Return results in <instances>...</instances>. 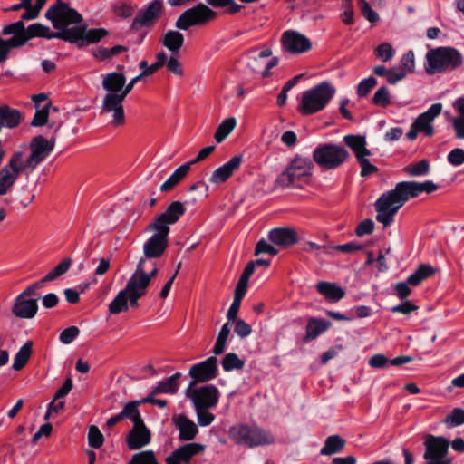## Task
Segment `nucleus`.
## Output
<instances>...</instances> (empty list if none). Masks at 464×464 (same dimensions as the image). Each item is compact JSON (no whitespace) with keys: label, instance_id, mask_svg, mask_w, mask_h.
Here are the masks:
<instances>
[{"label":"nucleus","instance_id":"f257e3e1","mask_svg":"<svg viewBox=\"0 0 464 464\" xmlns=\"http://www.w3.org/2000/svg\"><path fill=\"white\" fill-rule=\"evenodd\" d=\"M438 186L431 180L424 182L401 181L395 188L383 193L374 203L377 212L376 220L385 227L390 226L398 210L410 199L418 197L421 192L432 193Z\"/></svg>","mask_w":464,"mask_h":464},{"label":"nucleus","instance_id":"f03ea898","mask_svg":"<svg viewBox=\"0 0 464 464\" xmlns=\"http://www.w3.org/2000/svg\"><path fill=\"white\" fill-rule=\"evenodd\" d=\"M126 82V77L121 72H110L103 76L102 87L107 92L102 104V112L112 113L111 124L114 127L122 126L125 123L123 102H111V96L121 94Z\"/></svg>","mask_w":464,"mask_h":464},{"label":"nucleus","instance_id":"7ed1b4c3","mask_svg":"<svg viewBox=\"0 0 464 464\" xmlns=\"http://www.w3.org/2000/svg\"><path fill=\"white\" fill-rule=\"evenodd\" d=\"M230 440L237 445L247 448H256L271 445L276 442V437L267 430L256 424L238 423L228 430Z\"/></svg>","mask_w":464,"mask_h":464},{"label":"nucleus","instance_id":"20e7f679","mask_svg":"<svg viewBox=\"0 0 464 464\" xmlns=\"http://www.w3.org/2000/svg\"><path fill=\"white\" fill-rule=\"evenodd\" d=\"M462 54L453 47H437L426 53L425 71L428 74L451 72L463 64Z\"/></svg>","mask_w":464,"mask_h":464},{"label":"nucleus","instance_id":"39448f33","mask_svg":"<svg viewBox=\"0 0 464 464\" xmlns=\"http://www.w3.org/2000/svg\"><path fill=\"white\" fill-rule=\"evenodd\" d=\"M335 94V88L323 82L302 93L298 111L302 115H312L323 111Z\"/></svg>","mask_w":464,"mask_h":464},{"label":"nucleus","instance_id":"423d86ee","mask_svg":"<svg viewBox=\"0 0 464 464\" xmlns=\"http://www.w3.org/2000/svg\"><path fill=\"white\" fill-rule=\"evenodd\" d=\"M3 35L15 34L21 46L26 42L35 37H43L46 39L57 38L65 41L66 30L52 32L51 29L40 23H35L24 26L23 21H16L6 24L2 29Z\"/></svg>","mask_w":464,"mask_h":464},{"label":"nucleus","instance_id":"0eeeda50","mask_svg":"<svg viewBox=\"0 0 464 464\" xmlns=\"http://www.w3.org/2000/svg\"><path fill=\"white\" fill-rule=\"evenodd\" d=\"M314 162L324 170L335 169L350 159L347 149L339 144H320L313 152Z\"/></svg>","mask_w":464,"mask_h":464},{"label":"nucleus","instance_id":"6e6552de","mask_svg":"<svg viewBox=\"0 0 464 464\" xmlns=\"http://www.w3.org/2000/svg\"><path fill=\"white\" fill-rule=\"evenodd\" d=\"M312 162L309 159L295 157L292 160L285 171L277 178L276 183L280 187H302L312 175Z\"/></svg>","mask_w":464,"mask_h":464},{"label":"nucleus","instance_id":"1a4fd4ad","mask_svg":"<svg viewBox=\"0 0 464 464\" xmlns=\"http://www.w3.org/2000/svg\"><path fill=\"white\" fill-rule=\"evenodd\" d=\"M45 17L57 31L70 30L72 24L82 22V14L62 0H57L45 12Z\"/></svg>","mask_w":464,"mask_h":464},{"label":"nucleus","instance_id":"9d476101","mask_svg":"<svg viewBox=\"0 0 464 464\" xmlns=\"http://www.w3.org/2000/svg\"><path fill=\"white\" fill-rule=\"evenodd\" d=\"M218 13L206 4L198 3L185 10L176 20L175 26L179 30H188L193 26H201L216 20Z\"/></svg>","mask_w":464,"mask_h":464},{"label":"nucleus","instance_id":"9b49d317","mask_svg":"<svg viewBox=\"0 0 464 464\" xmlns=\"http://www.w3.org/2000/svg\"><path fill=\"white\" fill-rule=\"evenodd\" d=\"M55 139L47 140L43 135L34 137L29 143L30 155L24 159V153L21 151L22 165L31 173L36 167L43 162L53 150Z\"/></svg>","mask_w":464,"mask_h":464},{"label":"nucleus","instance_id":"f8f14e48","mask_svg":"<svg viewBox=\"0 0 464 464\" xmlns=\"http://www.w3.org/2000/svg\"><path fill=\"white\" fill-rule=\"evenodd\" d=\"M424 447L425 464H452L448 458L450 441L446 438L429 434L425 437Z\"/></svg>","mask_w":464,"mask_h":464},{"label":"nucleus","instance_id":"ddd939ff","mask_svg":"<svg viewBox=\"0 0 464 464\" xmlns=\"http://www.w3.org/2000/svg\"><path fill=\"white\" fill-rule=\"evenodd\" d=\"M108 34L104 28H94L86 30V26L75 25L70 30H66L65 42L74 44L82 48L89 44L99 43Z\"/></svg>","mask_w":464,"mask_h":464},{"label":"nucleus","instance_id":"4468645a","mask_svg":"<svg viewBox=\"0 0 464 464\" xmlns=\"http://www.w3.org/2000/svg\"><path fill=\"white\" fill-rule=\"evenodd\" d=\"M156 58L157 62L152 63L151 65H149L147 61L145 60L141 61L139 64V67L141 70L140 74L131 79V81L129 83H125L121 94H120L119 96H111V102L115 103L117 102V101L119 102H123L127 95L132 91L136 82H138L143 77L153 74L165 64V61L167 60V54L165 52L162 51L157 53Z\"/></svg>","mask_w":464,"mask_h":464},{"label":"nucleus","instance_id":"2eb2a0df","mask_svg":"<svg viewBox=\"0 0 464 464\" xmlns=\"http://www.w3.org/2000/svg\"><path fill=\"white\" fill-rule=\"evenodd\" d=\"M188 373L193 380L191 385L215 379L218 375V358L210 356L205 361L192 365Z\"/></svg>","mask_w":464,"mask_h":464},{"label":"nucleus","instance_id":"dca6fc26","mask_svg":"<svg viewBox=\"0 0 464 464\" xmlns=\"http://www.w3.org/2000/svg\"><path fill=\"white\" fill-rule=\"evenodd\" d=\"M187 395L191 399L195 408L215 407L219 399V392L212 384L201 386L190 392L188 390Z\"/></svg>","mask_w":464,"mask_h":464},{"label":"nucleus","instance_id":"f3484780","mask_svg":"<svg viewBox=\"0 0 464 464\" xmlns=\"http://www.w3.org/2000/svg\"><path fill=\"white\" fill-rule=\"evenodd\" d=\"M163 10L162 0H153L141 12H140L133 19L131 29L139 31L142 27L151 26L160 17Z\"/></svg>","mask_w":464,"mask_h":464},{"label":"nucleus","instance_id":"a211bd4d","mask_svg":"<svg viewBox=\"0 0 464 464\" xmlns=\"http://www.w3.org/2000/svg\"><path fill=\"white\" fill-rule=\"evenodd\" d=\"M157 258L144 255L140 259L136 270L129 279L150 286L152 278L158 274Z\"/></svg>","mask_w":464,"mask_h":464},{"label":"nucleus","instance_id":"6ab92c4d","mask_svg":"<svg viewBox=\"0 0 464 464\" xmlns=\"http://www.w3.org/2000/svg\"><path fill=\"white\" fill-rule=\"evenodd\" d=\"M281 43L285 50L293 54L308 52L312 48L310 40L296 31H286L282 34Z\"/></svg>","mask_w":464,"mask_h":464},{"label":"nucleus","instance_id":"aec40b11","mask_svg":"<svg viewBox=\"0 0 464 464\" xmlns=\"http://www.w3.org/2000/svg\"><path fill=\"white\" fill-rule=\"evenodd\" d=\"M151 432L145 425L144 420L133 424L126 436V444L129 450H138L150 443Z\"/></svg>","mask_w":464,"mask_h":464},{"label":"nucleus","instance_id":"412c9836","mask_svg":"<svg viewBox=\"0 0 464 464\" xmlns=\"http://www.w3.org/2000/svg\"><path fill=\"white\" fill-rule=\"evenodd\" d=\"M442 104L434 103L428 111L420 114L415 121L413 125L420 131L423 132L427 137H431L434 134V128L432 122L437 116L441 113Z\"/></svg>","mask_w":464,"mask_h":464},{"label":"nucleus","instance_id":"4be33fe9","mask_svg":"<svg viewBox=\"0 0 464 464\" xmlns=\"http://www.w3.org/2000/svg\"><path fill=\"white\" fill-rule=\"evenodd\" d=\"M204 446L199 443H188L180 446L166 459L167 464L188 463L190 459L204 450Z\"/></svg>","mask_w":464,"mask_h":464},{"label":"nucleus","instance_id":"5701e85b","mask_svg":"<svg viewBox=\"0 0 464 464\" xmlns=\"http://www.w3.org/2000/svg\"><path fill=\"white\" fill-rule=\"evenodd\" d=\"M243 161L241 155L232 157L227 163L216 169L210 176L209 181L212 184H221L228 180L234 172L237 170Z\"/></svg>","mask_w":464,"mask_h":464},{"label":"nucleus","instance_id":"b1692460","mask_svg":"<svg viewBox=\"0 0 464 464\" xmlns=\"http://www.w3.org/2000/svg\"><path fill=\"white\" fill-rule=\"evenodd\" d=\"M38 311L37 299L26 298L19 295L12 306V313L21 319H31Z\"/></svg>","mask_w":464,"mask_h":464},{"label":"nucleus","instance_id":"393cba45","mask_svg":"<svg viewBox=\"0 0 464 464\" xmlns=\"http://www.w3.org/2000/svg\"><path fill=\"white\" fill-rule=\"evenodd\" d=\"M172 422L179 431V440H192L198 432L197 425L184 414L174 415Z\"/></svg>","mask_w":464,"mask_h":464},{"label":"nucleus","instance_id":"a878e982","mask_svg":"<svg viewBox=\"0 0 464 464\" xmlns=\"http://www.w3.org/2000/svg\"><path fill=\"white\" fill-rule=\"evenodd\" d=\"M268 238L272 243L284 247L297 243V234L290 227L274 228L269 232Z\"/></svg>","mask_w":464,"mask_h":464},{"label":"nucleus","instance_id":"bb28decb","mask_svg":"<svg viewBox=\"0 0 464 464\" xmlns=\"http://www.w3.org/2000/svg\"><path fill=\"white\" fill-rule=\"evenodd\" d=\"M169 239L152 235L143 246V254L147 256L161 257L167 249Z\"/></svg>","mask_w":464,"mask_h":464},{"label":"nucleus","instance_id":"cd10ccee","mask_svg":"<svg viewBox=\"0 0 464 464\" xmlns=\"http://www.w3.org/2000/svg\"><path fill=\"white\" fill-rule=\"evenodd\" d=\"M343 142L350 148L356 159L362 156H370L371 151L366 148V139L361 135H345L343 137Z\"/></svg>","mask_w":464,"mask_h":464},{"label":"nucleus","instance_id":"c85d7f7f","mask_svg":"<svg viewBox=\"0 0 464 464\" xmlns=\"http://www.w3.org/2000/svg\"><path fill=\"white\" fill-rule=\"evenodd\" d=\"M148 287L149 286L145 285L130 279L128 280L125 286V292L127 293V298L130 307L137 308L139 306L138 301L146 295Z\"/></svg>","mask_w":464,"mask_h":464},{"label":"nucleus","instance_id":"c756f323","mask_svg":"<svg viewBox=\"0 0 464 464\" xmlns=\"http://www.w3.org/2000/svg\"><path fill=\"white\" fill-rule=\"evenodd\" d=\"M160 43L173 54L178 53L184 44V36L179 31L169 30L162 35Z\"/></svg>","mask_w":464,"mask_h":464},{"label":"nucleus","instance_id":"7c9ffc66","mask_svg":"<svg viewBox=\"0 0 464 464\" xmlns=\"http://www.w3.org/2000/svg\"><path fill=\"white\" fill-rule=\"evenodd\" d=\"M180 377L179 372H176L173 375L160 382L150 393L152 395H159L161 393L175 394L179 390L178 380Z\"/></svg>","mask_w":464,"mask_h":464},{"label":"nucleus","instance_id":"2f4dec72","mask_svg":"<svg viewBox=\"0 0 464 464\" xmlns=\"http://www.w3.org/2000/svg\"><path fill=\"white\" fill-rule=\"evenodd\" d=\"M316 288L322 295L331 302H337L345 295L341 287L328 282H319Z\"/></svg>","mask_w":464,"mask_h":464},{"label":"nucleus","instance_id":"473e14b6","mask_svg":"<svg viewBox=\"0 0 464 464\" xmlns=\"http://www.w3.org/2000/svg\"><path fill=\"white\" fill-rule=\"evenodd\" d=\"M33 354V342H26L15 353L12 369L19 372L24 368Z\"/></svg>","mask_w":464,"mask_h":464},{"label":"nucleus","instance_id":"72a5a7b5","mask_svg":"<svg viewBox=\"0 0 464 464\" xmlns=\"http://www.w3.org/2000/svg\"><path fill=\"white\" fill-rule=\"evenodd\" d=\"M330 325L331 323L325 320L310 318L306 325V334L304 340L309 342L315 339L318 335L326 331Z\"/></svg>","mask_w":464,"mask_h":464},{"label":"nucleus","instance_id":"f704fd0d","mask_svg":"<svg viewBox=\"0 0 464 464\" xmlns=\"http://www.w3.org/2000/svg\"><path fill=\"white\" fill-rule=\"evenodd\" d=\"M436 269L430 265L421 264L418 266L416 271L407 278V283L411 285H419L425 279L433 276Z\"/></svg>","mask_w":464,"mask_h":464},{"label":"nucleus","instance_id":"c9c22d12","mask_svg":"<svg viewBox=\"0 0 464 464\" xmlns=\"http://www.w3.org/2000/svg\"><path fill=\"white\" fill-rule=\"evenodd\" d=\"M191 163H185L179 166L170 177L160 186V190L165 192L172 189L179 182L183 179L190 169Z\"/></svg>","mask_w":464,"mask_h":464},{"label":"nucleus","instance_id":"e433bc0d","mask_svg":"<svg viewBox=\"0 0 464 464\" xmlns=\"http://www.w3.org/2000/svg\"><path fill=\"white\" fill-rule=\"evenodd\" d=\"M345 446V440L339 435L329 436L320 450L321 455L331 456L341 452Z\"/></svg>","mask_w":464,"mask_h":464},{"label":"nucleus","instance_id":"4c0bfd02","mask_svg":"<svg viewBox=\"0 0 464 464\" xmlns=\"http://www.w3.org/2000/svg\"><path fill=\"white\" fill-rule=\"evenodd\" d=\"M246 285L237 283L234 293L233 303L230 305L227 314V317L229 321H235L237 319L241 301L246 292Z\"/></svg>","mask_w":464,"mask_h":464},{"label":"nucleus","instance_id":"58836bf2","mask_svg":"<svg viewBox=\"0 0 464 464\" xmlns=\"http://www.w3.org/2000/svg\"><path fill=\"white\" fill-rule=\"evenodd\" d=\"M169 223L161 215L156 216L147 226V231H154V236L168 239L169 234Z\"/></svg>","mask_w":464,"mask_h":464},{"label":"nucleus","instance_id":"ea45409f","mask_svg":"<svg viewBox=\"0 0 464 464\" xmlns=\"http://www.w3.org/2000/svg\"><path fill=\"white\" fill-rule=\"evenodd\" d=\"M186 212L185 206L179 201H173L160 215L170 224H175Z\"/></svg>","mask_w":464,"mask_h":464},{"label":"nucleus","instance_id":"a19ab883","mask_svg":"<svg viewBox=\"0 0 464 464\" xmlns=\"http://www.w3.org/2000/svg\"><path fill=\"white\" fill-rule=\"evenodd\" d=\"M140 404H144L141 400L139 401H131L125 404L122 411L120 412L123 419H130L133 424L140 422L143 420L139 406Z\"/></svg>","mask_w":464,"mask_h":464},{"label":"nucleus","instance_id":"79ce46f5","mask_svg":"<svg viewBox=\"0 0 464 464\" xmlns=\"http://www.w3.org/2000/svg\"><path fill=\"white\" fill-rule=\"evenodd\" d=\"M129 309L127 293L125 288L121 290L114 299L109 304V313L111 314H118L122 312H127Z\"/></svg>","mask_w":464,"mask_h":464},{"label":"nucleus","instance_id":"37998d69","mask_svg":"<svg viewBox=\"0 0 464 464\" xmlns=\"http://www.w3.org/2000/svg\"><path fill=\"white\" fill-rule=\"evenodd\" d=\"M237 121L235 118L230 117L224 120L216 130L214 139L218 143L222 142L229 133L235 129Z\"/></svg>","mask_w":464,"mask_h":464},{"label":"nucleus","instance_id":"c03bdc74","mask_svg":"<svg viewBox=\"0 0 464 464\" xmlns=\"http://www.w3.org/2000/svg\"><path fill=\"white\" fill-rule=\"evenodd\" d=\"M230 334L229 324L226 323L221 327L218 335L217 337L216 343L213 347V353L215 355H220L224 353L226 348V343Z\"/></svg>","mask_w":464,"mask_h":464},{"label":"nucleus","instance_id":"a18cd8bd","mask_svg":"<svg viewBox=\"0 0 464 464\" xmlns=\"http://www.w3.org/2000/svg\"><path fill=\"white\" fill-rule=\"evenodd\" d=\"M221 365L226 372L232 370H241L245 366V362L241 360L237 353H228L221 361Z\"/></svg>","mask_w":464,"mask_h":464},{"label":"nucleus","instance_id":"49530a36","mask_svg":"<svg viewBox=\"0 0 464 464\" xmlns=\"http://www.w3.org/2000/svg\"><path fill=\"white\" fill-rule=\"evenodd\" d=\"M17 38L15 34L6 40L0 36V63L7 59L11 49L22 47Z\"/></svg>","mask_w":464,"mask_h":464},{"label":"nucleus","instance_id":"de8ad7c7","mask_svg":"<svg viewBox=\"0 0 464 464\" xmlns=\"http://www.w3.org/2000/svg\"><path fill=\"white\" fill-rule=\"evenodd\" d=\"M372 103L382 108H387L391 105L392 99L388 87L381 86L372 98Z\"/></svg>","mask_w":464,"mask_h":464},{"label":"nucleus","instance_id":"09e8293b","mask_svg":"<svg viewBox=\"0 0 464 464\" xmlns=\"http://www.w3.org/2000/svg\"><path fill=\"white\" fill-rule=\"evenodd\" d=\"M72 265L70 257L63 259L53 269L44 276V281L49 282L65 274Z\"/></svg>","mask_w":464,"mask_h":464},{"label":"nucleus","instance_id":"8fccbe9b","mask_svg":"<svg viewBox=\"0 0 464 464\" xmlns=\"http://www.w3.org/2000/svg\"><path fill=\"white\" fill-rule=\"evenodd\" d=\"M128 464H160L154 451L144 450L135 453Z\"/></svg>","mask_w":464,"mask_h":464},{"label":"nucleus","instance_id":"3c124183","mask_svg":"<svg viewBox=\"0 0 464 464\" xmlns=\"http://www.w3.org/2000/svg\"><path fill=\"white\" fill-rule=\"evenodd\" d=\"M442 422L450 428L464 424V410L461 408L453 409Z\"/></svg>","mask_w":464,"mask_h":464},{"label":"nucleus","instance_id":"603ef678","mask_svg":"<svg viewBox=\"0 0 464 464\" xmlns=\"http://www.w3.org/2000/svg\"><path fill=\"white\" fill-rule=\"evenodd\" d=\"M51 106V102H48L43 108L36 109L34 116L31 121V125L33 127H42L47 123L49 118V109Z\"/></svg>","mask_w":464,"mask_h":464},{"label":"nucleus","instance_id":"864d4df0","mask_svg":"<svg viewBox=\"0 0 464 464\" xmlns=\"http://www.w3.org/2000/svg\"><path fill=\"white\" fill-rule=\"evenodd\" d=\"M103 442L104 437L99 428L95 425H92L88 431L89 446L93 449H100L103 445Z\"/></svg>","mask_w":464,"mask_h":464},{"label":"nucleus","instance_id":"5fc2aeb1","mask_svg":"<svg viewBox=\"0 0 464 464\" xmlns=\"http://www.w3.org/2000/svg\"><path fill=\"white\" fill-rule=\"evenodd\" d=\"M429 169L430 164L426 160H420L413 165H409L404 168L405 172L413 177L425 175L429 172Z\"/></svg>","mask_w":464,"mask_h":464},{"label":"nucleus","instance_id":"6e6d98bb","mask_svg":"<svg viewBox=\"0 0 464 464\" xmlns=\"http://www.w3.org/2000/svg\"><path fill=\"white\" fill-rule=\"evenodd\" d=\"M113 12L117 16L121 18H129L134 14V7L130 3H127L124 1H118L112 6Z\"/></svg>","mask_w":464,"mask_h":464},{"label":"nucleus","instance_id":"4d7b16f0","mask_svg":"<svg viewBox=\"0 0 464 464\" xmlns=\"http://www.w3.org/2000/svg\"><path fill=\"white\" fill-rule=\"evenodd\" d=\"M46 1L47 0H35L34 6L24 9L25 11L22 14L20 21L24 22L36 19L40 14V11L46 4Z\"/></svg>","mask_w":464,"mask_h":464},{"label":"nucleus","instance_id":"13d9d810","mask_svg":"<svg viewBox=\"0 0 464 464\" xmlns=\"http://www.w3.org/2000/svg\"><path fill=\"white\" fill-rule=\"evenodd\" d=\"M374 54L382 62L387 63L394 56V49L391 44L383 43L374 49Z\"/></svg>","mask_w":464,"mask_h":464},{"label":"nucleus","instance_id":"bf43d9fd","mask_svg":"<svg viewBox=\"0 0 464 464\" xmlns=\"http://www.w3.org/2000/svg\"><path fill=\"white\" fill-rule=\"evenodd\" d=\"M414 66V53L412 51H408L402 55L398 67L407 75L413 72Z\"/></svg>","mask_w":464,"mask_h":464},{"label":"nucleus","instance_id":"052dcab7","mask_svg":"<svg viewBox=\"0 0 464 464\" xmlns=\"http://www.w3.org/2000/svg\"><path fill=\"white\" fill-rule=\"evenodd\" d=\"M368 157L369 156H362V157L356 159L361 167L360 175L363 178L372 175L374 173H377L379 170L375 165H373L370 162V160H368Z\"/></svg>","mask_w":464,"mask_h":464},{"label":"nucleus","instance_id":"680f3d73","mask_svg":"<svg viewBox=\"0 0 464 464\" xmlns=\"http://www.w3.org/2000/svg\"><path fill=\"white\" fill-rule=\"evenodd\" d=\"M376 85L377 80L372 76L362 80L357 86V95L359 97H366Z\"/></svg>","mask_w":464,"mask_h":464},{"label":"nucleus","instance_id":"e2e57ef3","mask_svg":"<svg viewBox=\"0 0 464 464\" xmlns=\"http://www.w3.org/2000/svg\"><path fill=\"white\" fill-rule=\"evenodd\" d=\"M260 254H268L272 256H275L278 254V250L268 244L265 239H260L256 246L255 255L258 256Z\"/></svg>","mask_w":464,"mask_h":464},{"label":"nucleus","instance_id":"0e129e2a","mask_svg":"<svg viewBox=\"0 0 464 464\" xmlns=\"http://www.w3.org/2000/svg\"><path fill=\"white\" fill-rule=\"evenodd\" d=\"M208 408H195L198 417V422L200 426L210 425L215 416L208 411Z\"/></svg>","mask_w":464,"mask_h":464},{"label":"nucleus","instance_id":"69168bd1","mask_svg":"<svg viewBox=\"0 0 464 464\" xmlns=\"http://www.w3.org/2000/svg\"><path fill=\"white\" fill-rule=\"evenodd\" d=\"M80 334V330L76 326H71L64 329L59 336L61 343L64 344L71 343Z\"/></svg>","mask_w":464,"mask_h":464},{"label":"nucleus","instance_id":"338daca9","mask_svg":"<svg viewBox=\"0 0 464 464\" xmlns=\"http://www.w3.org/2000/svg\"><path fill=\"white\" fill-rule=\"evenodd\" d=\"M451 124L455 137L459 140H464V116L458 115L451 119Z\"/></svg>","mask_w":464,"mask_h":464},{"label":"nucleus","instance_id":"774afa93","mask_svg":"<svg viewBox=\"0 0 464 464\" xmlns=\"http://www.w3.org/2000/svg\"><path fill=\"white\" fill-rule=\"evenodd\" d=\"M448 161L453 166H459L464 163V150L456 148L448 154Z\"/></svg>","mask_w":464,"mask_h":464}]
</instances>
